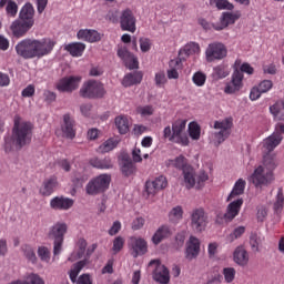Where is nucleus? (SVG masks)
<instances>
[{
  "mask_svg": "<svg viewBox=\"0 0 284 284\" xmlns=\"http://www.w3.org/2000/svg\"><path fill=\"white\" fill-rule=\"evenodd\" d=\"M112 182V175L104 173L100 174L97 178L92 179L85 186L87 194L94 196L97 194H101L105 192L110 187V183Z\"/></svg>",
  "mask_w": 284,
  "mask_h": 284,
  "instance_id": "0eeeda50",
  "label": "nucleus"
},
{
  "mask_svg": "<svg viewBox=\"0 0 284 284\" xmlns=\"http://www.w3.org/2000/svg\"><path fill=\"white\" fill-rule=\"evenodd\" d=\"M229 205L226 206V212L222 215V219H216V223H231L234 221L241 213V207H243V199L237 197L235 200L229 201Z\"/></svg>",
  "mask_w": 284,
  "mask_h": 284,
  "instance_id": "ddd939ff",
  "label": "nucleus"
},
{
  "mask_svg": "<svg viewBox=\"0 0 284 284\" xmlns=\"http://www.w3.org/2000/svg\"><path fill=\"white\" fill-rule=\"evenodd\" d=\"M90 165H92V168H97L98 170H112L114 168V164L112 163V159L110 158H104V159L93 158L90 160Z\"/></svg>",
  "mask_w": 284,
  "mask_h": 284,
  "instance_id": "c9c22d12",
  "label": "nucleus"
},
{
  "mask_svg": "<svg viewBox=\"0 0 284 284\" xmlns=\"http://www.w3.org/2000/svg\"><path fill=\"white\" fill-rule=\"evenodd\" d=\"M82 80L83 78L81 75L64 77L58 81L55 88L59 92L72 94V92L79 90V85H81Z\"/></svg>",
  "mask_w": 284,
  "mask_h": 284,
  "instance_id": "f8f14e48",
  "label": "nucleus"
},
{
  "mask_svg": "<svg viewBox=\"0 0 284 284\" xmlns=\"http://www.w3.org/2000/svg\"><path fill=\"white\" fill-rule=\"evenodd\" d=\"M129 250L133 258L148 253V242L143 237L132 236L129 239Z\"/></svg>",
  "mask_w": 284,
  "mask_h": 284,
  "instance_id": "4468645a",
  "label": "nucleus"
},
{
  "mask_svg": "<svg viewBox=\"0 0 284 284\" xmlns=\"http://www.w3.org/2000/svg\"><path fill=\"white\" fill-rule=\"evenodd\" d=\"M257 168H263L267 173L274 174V170L278 168V160L276 153H263L262 163Z\"/></svg>",
  "mask_w": 284,
  "mask_h": 284,
  "instance_id": "b1692460",
  "label": "nucleus"
},
{
  "mask_svg": "<svg viewBox=\"0 0 284 284\" xmlns=\"http://www.w3.org/2000/svg\"><path fill=\"white\" fill-rule=\"evenodd\" d=\"M38 256L42 261V263H50V248L45 246H40L38 248Z\"/></svg>",
  "mask_w": 284,
  "mask_h": 284,
  "instance_id": "5fc2aeb1",
  "label": "nucleus"
},
{
  "mask_svg": "<svg viewBox=\"0 0 284 284\" xmlns=\"http://www.w3.org/2000/svg\"><path fill=\"white\" fill-rule=\"evenodd\" d=\"M143 81V73L141 71H134L124 75L122 80L123 88H132V85H139Z\"/></svg>",
  "mask_w": 284,
  "mask_h": 284,
  "instance_id": "7c9ffc66",
  "label": "nucleus"
},
{
  "mask_svg": "<svg viewBox=\"0 0 284 284\" xmlns=\"http://www.w3.org/2000/svg\"><path fill=\"white\" fill-rule=\"evenodd\" d=\"M172 165L178 170H182V172H184L185 168H192L190 164H187V160H185V156L183 155L175 158L172 161Z\"/></svg>",
  "mask_w": 284,
  "mask_h": 284,
  "instance_id": "8fccbe9b",
  "label": "nucleus"
},
{
  "mask_svg": "<svg viewBox=\"0 0 284 284\" xmlns=\"http://www.w3.org/2000/svg\"><path fill=\"white\" fill-rule=\"evenodd\" d=\"M22 252H23L26 258H28V261H30V263H37V254L34 253V248H32V246L23 245Z\"/></svg>",
  "mask_w": 284,
  "mask_h": 284,
  "instance_id": "3c124183",
  "label": "nucleus"
},
{
  "mask_svg": "<svg viewBox=\"0 0 284 284\" xmlns=\"http://www.w3.org/2000/svg\"><path fill=\"white\" fill-rule=\"evenodd\" d=\"M79 94L82 99H101L105 94V89L101 82L89 80L82 84Z\"/></svg>",
  "mask_w": 284,
  "mask_h": 284,
  "instance_id": "6e6552de",
  "label": "nucleus"
},
{
  "mask_svg": "<svg viewBox=\"0 0 284 284\" xmlns=\"http://www.w3.org/2000/svg\"><path fill=\"white\" fill-rule=\"evenodd\" d=\"M65 234H68V224L65 222H58L50 227L48 236L53 241V258L61 254Z\"/></svg>",
  "mask_w": 284,
  "mask_h": 284,
  "instance_id": "20e7f679",
  "label": "nucleus"
},
{
  "mask_svg": "<svg viewBox=\"0 0 284 284\" xmlns=\"http://www.w3.org/2000/svg\"><path fill=\"white\" fill-rule=\"evenodd\" d=\"M275 179L274 174L267 173L263 166H256L248 176V183H252L256 190H263V187H270Z\"/></svg>",
  "mask_w": 284,
  "mask_h": 284,
  "instance_id": "423d86ee",
  "label": "nucleus"
},
{
  "mask_svg": "<svg viewBox=\"0 0 284 284\" xmlns=\"http://www.w3.org/2000/svg\"><path fill=\"white\" fill-rule=\"evenodd\" d=\"M124 245H125V239H123L122 236H116L113 240V246L111 248L112 254H119V252L123 250Z\"/></svg>",
  "mask_w": 284,
  "mask_h": 284,
  "instance_id": "603ef678",
  "label": "nucleus"
},
{
  "mask_svg": "<svg viewBox=\"0 0 284 284\" xmlns=\"http://www.w3.org/2000/svg\"><path fill=\"white\" fill-rule=\"evenodd\" d=\"M6 12L8 17L14 19V17H17V12H19V6H17V2L9 0L7 2Z\"/></svg>",
  "mask_w": 284,
  "mask_h": 284,
  "instance_id": "864d4df0",
  "label": "nucleus"
},
{
  "mask_svg": "<svg viewBox=\"0 0 284 284\" xmlns=\"http://www.w3.org/2000/svg\"><path fill=\"white\" fill-rule=\"evenodd\" d=\"M136 114H140V116H152L154 114V106L152 105H143L136 108Z\"/></svg>",
  "mask_w": 284,
  "mask_h": 284,
  "instance_id": "6e6d98bb",
  "label": "nucleus"
},
{
  "mask_svg": "<svg viewBox=\"0 0 284 284\" xmlns=\"http://www.w3.org/2000/svg\"><path fill=\"white\" fill-rule=\"evenodd\" d=\"M209 223L210 220L207 213H205V209L197 207L191 212V227L193 232H205Z\"/></svg>",
  "mask_w": 284,
  "mask_h": 284,
  "instance_id": "9b49d317",
  "label": "nucleus"
},
{
  "mask_svg": "<svg viewBox=\"0 0 284 284\" xmlns=\"http://www.w3.org/2000/svg\"><path fill=\"white\" fill-rule=\"evenodd\" d=\"M168 187V178L160 175L152 181H146L145 183V193L148 196H156L161 190Z\"/></svg>",
  "mask_w": 284,
  "mask_h": 284,
  "instance_id": "2eb2a0df",
  "label": "nucleus"
},
{
  "mask_svg": "<svg viewBox=\"0 0 284 284\" xmlns=\"http://www.w3.org/2000/svg\"><path fill=\"white\" fill-rule=\"evenodd\" d=\"M233 261L240 267H245L250 263V254L244 246H237L233 252Z\"/></svg>",
  "mask_w": 284,
  "mask_h": 284,
  "instance_id": "cd10ccee",
  "label": "nucleus"
},
{
  "mask_svg": "<svg viewBox=\"0 0 284 284\" xmlns=\"http://www.w3.org/2000/svg\"><path fill=\"white\" fill-rule=\"evenodd\" d=\"M80 112L82 116H90L92 114V104L91 103H83L80 105Z\"/></svg>",
  "mask_w": 284,
  "mask_h": 284,
  "instance_id": "338daca9",
  "label": "nucleus"
},
{
  "mask_svg": "<svg viewBox=\"0 0 284 284\" xmlns=\"http://www.w3.org/2000/svg\"><path fill=\"white\" fill-rule=\"evenodd\" d=\"M223 276L225 283H232L236 278V270L234 267H225L223 268Z\"/></svg>",
  "mask_w": 284,
  "mask_h": 284,
  "instance_id": "4d7b16f0",
  "label": "nucleus"
},
{
  "mask_svg": "<svg viewBox=\"0 0 284 284\" xmlns=\"http://www.w3.org/2000/svg\"><path fill=\"white\" fill-rule=\"evenodd\" d=\"M183 219V206L178 205L169 212L170 223H179Z\"/></svg>",
  "mask_w": 284,
  "mask_h": 284,
  "instance_id": "c03bdc74",
  "label": "nucleus"
},
{
  "mask_svg": "<svg viewBox=\"0 0 284 284\" xmlns=\"http://www.w3.org/2000/svg\"><path fill=\"white\" fill-rule=\"evenodd\" d=\"M192 81L197 88H203V85H205V81H207V75L201 71H197L193 74Z\"/></svg>",
  "mask_w": 284,
  "mask_h": 284,
  "instance_id": "de8ad7c7",
  "label": "nucleus"
},
{
  "mask_svg": "<svg viewBox=\"0 0 284 284\" xmlns=\"http://www.w3.org/2000/svg\"><path fill=\"white\" fill-rule=\"evenodd\" d=\"M270 112L277 121H284V99L271 105Z\"/></svg>",
  "mask_w": 284,
  "mask_h": 284,
  "instance_id": "4c0bfd02",
  "label": "nucleus"
},
{
  "mask_svg": "<svg viewBox=\"0 0 284 284\" xmlns=\"http://www.w3.org/2000/svg\"><path fill=\"white\" fill-rule=\"evenodd\" d=\"M209 6L217 10H234V3L230 2V0H209Z\"/></svg>",
  "mask_w": 284,
  "mask_h": 284,
  "instance_id": "a19ab883",
  "label": "nucleus"
},
{
  "mask_svg": "<svg viewBox=\"0 0 284 284\" xmlns=\"http://www.w3.org/2000/svg\"><path fill=\"white\" fill-rule=\"evenodd\" d=\"M154 263L156 264V266L153 272V280L160 284L170 283V271L168 270V267L159 263V261L156 260L151 261L149 265H154Z\"/></svg>",
  "mask_w": 284,
  "mask_h": 284,
  "instance_id": "6ab92c4d",
  "label": "nucleus"
},
{
  "mask_svg": "<svg viewBox=\"0 0 284 284\" xmlns=\"http://www.w3.org/2000/svg\"><path fill=\"white\" fill-rule=\"evenodd\" d=\"M120 28L123 30V32H136V18H134L132 10L126 9L121 12Z\"/></svg>",
  "mask_w": 284,
  "mask_h": 284,
  "instance_id": "f3484780",
  "label": "nucleus"
},
{
  "mask_svg": "<svg viewBox=\"0 0 284 284\" xmlns=\"http://www.w3.org/2000/svg\"><path fill=\"white\" fill-rule=\"evenodd\" d=\"M227 57V47L223 42H211L205 49V60L207 63L223 61Z\"/></svg>",
  "mask_w": 284,
  "mask_h": 284,
  "instance_id": "1a4fd4ad",
  "label": "nucleus"
},
{
  "mask_svg": "<svg viewBox=\"0 0 284 284\" xmlns=\"http://www.w3.org/2000/svg\"><path fill=\"white\" fill-rule=\"evenodd\" d=\"M174 65H179L178 60L170 61V69L166 72L168 79H179V71L174 69Z\"/></svg>",
  "mask_w": 284,
  "mask_h": 284,
  "instance_id": "bf43d9fd",
  "label": "nucleus"
},
{
  "mask_svg": "<svg viewBox=\"0 0 284 284\" xmlns=\"http://www.w3.org/2000/svg\"><path fill=\"white\" fill-rule=\"evenodd\" d=\"M272 88H274V83L272 82V80H263L257 85V89L260 90V92L262 94L270 92V90H272Z\"/></svg>",
  "mask_w": 284,
  "mask_h": 284,
  "instance_id": "13d9d810",
  "label": "nucleus"
},
{
  "mask_svg": "<svg viewBox=\"0 0 284 284\" xmlns=\"http://www.w3.org/2000/svg\"><path fill=\"white\" fill-rule=\"evenodd\" d=\"M186 190H192L196 185V173L192 166H185L183 171Z\"/></svg>",
  "mask_w": 284,
  "mask_h": 284,
  "instance_id": "72a5a7b5",
  "label": "nucleus"
},
{
  "mask_svg": "<svg viewBox=\"0 0 284 284\" xmlns=\"http://www.w3.org/2000/svg\"><path fill=\"white\" fill-rule=\"evenodd\" d=\"M57 42L51 38L43 39H23L16 45L18 57L22 59H43L52 54Z\"/></svg>",
  "mask_w": 284,
  "mask_h": 284,
  "instance_id": "f257e3e1",
  "label": "nucleus"
},
{
  "mask_svg": "<svg viewBox=\"0 0 284 284\" xmlns=\"http://www.w3.org/2000/svg\"><path fill=\"white\" fill-rule=\"evenodd\" d=\"M211 77L213 81H221V79L230 77V67L224 63L214 67Z\"/></svg>",
  "mask_w": 284,
  "mask_h": 284,
  "instance_id": "473e14b6",
  "label": "nucleus"
},
{
  "mask_svg": "<svg viewBox=\"0 0 284 284\" xmlns=\"http://www.w3.org/2000/svg\"><path fill=\"white\" fill-rule=\"evenodd\" d=\"M180 54H185V57L201 54V45L197 42H189L180 50Z\"/></svg>",
  "mask_w": 284,
  "mask_h": 284,
  "instance_id": "58836bf2",
  "label": "nucleus"
},
{
  "mask_svg": "<svg viewBox=\"0 0 284 284\" xmlns=\"http://www.w3.org/2000/svg\"><path fill=\"white\" fill-rule=\"evenodd\" d=\"M143 225H145V219L142 216H139L133 220L132 230H142Z\"/></svg>",
  "mask_w": 284,
  "mask_h": 284,
  "instance_id": "774afa93",
  "label": "nucleus"
},
{
  "mask_svg": "<svg viewBox=\"0 0 284 284\" xmlns=\"http://www.w3.org/2000/svg\"><path fill=\"white\" fill-rule=\"evenodd\" d=\"M284 205V195H283V190H278L276 194V201L274 203V210L275 212H281L283 210Z\"/></svg>",
  "mask_w": 284,
  "mask_h": 284,
  "instance_id": "052dcab7",
  "label": "nucleus"
},
{
  "mask_svg": "<svg viewBox=\"0 0 284 284\" xmlns=\"http://www.w3.org/2000/svg\"><path fill=\"white\" fill-rule=\"evenodd\" d=\"M116 145H119V140H116L114 138L108 139L104 143H102L99 146V152H101L102 154L112 152V150H114V148H116Z\"/></svg>",
  "mask_w": 284,
  "mask_h": 284,
  "instance_id": "37998d69",
  "label": "nucleus"
},
{
  "mask_svg": "<svg viewBox=\"0 0 284 284\" xmlns=\"http://www.w3.org/2000/svg\"><path fill=\"white\" fill-rule=\"evenodd\" d=\"M210 176L205 171H201L200 174L197 175V182H196V187L201 189L205 184V181H207Z\"/></svg>",
  "mask_w": 284,
  "mask_h": 284,
  "instance_id": "69168bd1",
  "label": "nucleus"
},
{
  "mask_svg": "<svg viewBox=\"0 0 284 284\" xmlns=\"http://www.w3.org/2000/svg\"><path fill=\"white\" fill-rule=\"evenodd\" d=\"M32 123L16 116L12 134L4 136V152L8 153L14 150H21L26 148V145H30L32 141Z\"/></svg>",
  "mask_w": 284,
  "mask_h": 284,
  "instance_id": "f03ea898",
  "label": "nucleus"
},
{
  "mask_svg": "<svg viewBox=\"0 0 284 284\" xmlns=\"http://www.w3.org/2000/svg\"><path fill=\"white\" fill-rule=\"evenodd\" d=\"M27 283L29 284H45V282L43 281V278H41V276H39L38 274H30L27 278H26Z\"/></svg>",
  "mask_w": 284,
  "mask_h": 284,
  "instance_id": "e2e57ef3",
  "label": "nucleus"
},
{
  "mask_svg": "<svg viewBox=\"0 0 284 284\" xmlns=\"http://www.w3.org/2000/svg\"><path fill=\"white\" fill-rule=\"evenodd\" d=\"M256 219L260 223H263L265 219H267V207L265 206H257Z\"/></svg>",
  "mask_w": 284,
  "mask_h": 284,
  "instance_id": "0e129e2a",
  "label": "nucleus"
},
{
  "mask_svg": "<svg viewBox=\"0 0 284 284\" xmlns=\"http://www.w3.org/2000/svg\"><path fill=\"white\" fill-rule=\"evenodd\" d=\"M189 134L193 141H199L201 139V126L196 122H191L189 124Z\"/></svg>",
  "mask_w": 284,
  "mask_h": 284,
  "instance_id": "49530a36",
  "label": "nucleus"
},
{
  "mask_svg": "<svg viewBox=\"0 0 284 284\" xmlns=\"http://www.w3.org/2000/svg\"><path fill=\"white\" fill-rule=\"evenodd\" d=\"M261 243V239L256 234H252L250 236V245L253 252H258V245Z\"/></svg>",
  "mask_w": 284,
  "mask_h": 284,
  "instance_id": "680f3d73",
  "label": "nucleus"
},
{
  "mask_svg": "<svg viewBox=\"0 0 284 284\" xmlns=\"http://www.w3.org/2000/svg\"><path fill=\"white\" fill-rule=\"evenodd\" d=\"M18 19L20 21H23L24 23H28L33 28L34 27V7H32L31 3H26L20 10Z\"/></svg>",
  "mask_w": 284,
  "mask_h": 284,
  "instance_id": "a878e982",
  "label": "nucleus"
},
{
  "mask_svg": "<svg viewBox=\"0 0 284 284\" xmlns=\"http://www.w3.org/2000/svg\"><path fill=\"white\" fill-rule=\"evenodd\" d=\"M11 34L16 39H21L24 34H28L30 30H32V26L28 22H23V20L16 19L10 26Z\"/></svg>",
  "mask_w": 284,
  "mask_h": 284,
  "instance_id": "4be33fe9",
  "label": "nucleus"
},
{
  "mask_svg": "<svg viewBox=\"0 0 284 284\" xmlns=\"http://www.w3.org/2000/svg\"><path fill=\"white\" fill-rule=\"evenodd\" d=\"M245 234V226H237L231 234L227 235L229 243H234L236 239H241Z\"/></svg>",
  "mask_w": 284,
  "mask_h": 284,
  "instance_id": "09e8293b",
  "label": "nucleus"
},
{
  "mask_svg": "<svg viewBox=\"0 0 284 284\" xmlns=\"http://www.w3.org/2000/svg\"><path fill=\"white\" fill-rule=\"evenodd\" d=\"M283 141V135L278 132H273L270 136L263 140L262 152L263 154H272L281 142Z\"/></svg>",
  "mask_w": 284,
  "mask_h": 284,
  "instance_id": "a211bd4d",
  "label": "nucleus"
},
{
  "mask_svg": "<svg viewBox=\"0 0 284 284\" xmlns=\"http://www.w3.org/2000/svg\"><path fill=\"white\" fill-rule=\"evenodd\" d=\"M243 17L241 11H225L219 18V21L212 24V28L216 30V32H221L222 30H226L230 26H234L239 19Z\"/></svg>",
  "mask_w": 284,
  "mask_h": 284,
  "instance_id": "9d476101",
  "label": "nucleus"
},
{
  "mask_svg": "<svg viewBox=\"0 0 284 284\" xmlns=\"http://www.w3.org/2000/svg\"><path fill=\"white\" fill-rule=\"evenodd\" d=\"M64 49L69 54H71V57H83V52H85V43L72 42L67 44Z\"/></svg>",
  "mask_w": 284,
  "mask_h": 284,
  "instance_id": "e433bc0d",
  "label": "nucleus"
},
{
  "mask_svg": "<svg viewBox=\"0 0 284 284\" xmlns=\"http://www.w3.org/2000/svg\"><path fill=\"white\" fill-rule=\"evenodd\" d=\"M187 120L178 119L172 123V128L166 126L163 130L164 139L171 141V143H178V145H190V139L185 134V128Z\"/></svg>",
  "mask_w": 284,
  "mask_h": 284,
  "instance_id": "7ed1b4c3",
  "label": "nucleus"
},
{
  "mask_svg": "<svg viewBox=\"0 0 284 284\" xmlns=\"http://www.w3.org/2000/svg\"><path fill=\"white\" fill-rule=\"evenodd\" d=\"M243 72L235 69L232 73L231 81L225 84L224 93L225 94H236L243 88Z\"/></svg>",
  "mask_w": 284,
  "mask_h": 284,
  "instance_id": "dca6fc26",
  "label": "nucleus"
},
{
  "mask_svg": "<svg viewBox=\"0 0 284 284\" xmlns=\"http://www.w3.org/2000/svg\"><path fill=\"white\" fill-rule=\"evenodd\" d=\"M119 165L124 176H132V174L136 172V165H134V162H132V159L128 155V153H122L120 155Z\"/></svg>",
  "mask_w": 284,
  "mask_h": 284,
  "instance_id": "5701e85b",
  "label": "nucleus"
},
{
  "mask_svg": "<svg viewBox=\"0 0 284 284\" xmlns=\"http://www.w3.org/2000/svg\"><path fill=\"white\" fill-rule=\"evenodd\" d=\"M118 57L123 61L124 65H126L129 70H136V68H139V60L128 50V47H119Z\"/></svg>",
  "mask_w": 284,
  "mask_h": 284,
  "instance_id": "aec40b11",
  "label": "nucleus"
},
{
  "mask_svg": "<svg viewBox=\"0 0 284 284\" xmlns=\"http://www.w3.org/2000/svg\"><path fill=\"white\" fill-rule=\"evenodd\" d=\"M201 252V241L199 239L191 236L186 246V258L192 261L199 256Z\"/></svg>",
  "mask_w": 284,
  "mask_h": 284,
  "instance_id": "bb28decb",
  "label": "nucleus"
},
{
  "mask_svg": "<svg viewBox=\"0 0 284 284\" xmlns=\"http://www.w3.org/2000/svg\"><path fill=\"white\" fill-rule=\"evenodd\" d=\"M169 236H172V231L170 230V226L162 225L154 233L152 241L154 245H159V243L164 241V239H169Z\"/></svg>",
  "mask_w": 284,
  "mask_h": 284,
  "instance_id": "f704fd0d",
  "label": "nucleus"
},
{
  "mask_svg": "<svg viewBox=\"0 0 284 284\" xmlns=\"http://www.w3.org/2000/svg\"><path fill=\"white\" fill-rule=\"evenodd\" d=\"M88 247V242L84 239H80L78 241V253L77 254H72L69 257V261H77V258H83V255L85 254V250Z\"/></svg>",
  "mask_w": 284,
  "mask_h": 284,
  "instance_id": "a18cd8bd",
  "label": "nucleus"
},
{
  "mask_svg": "<svg viewBox=\"0 0 284 284\" xmlns=\"http://www.w3.org/2000/svg\"><path fill=\"white\" fill-rule=\"evenodd\" d=\"M57 187H59V181L57 178H49L43 181L42 186L40 187V194L42 196H51Z\"/></svg>",
  "mask_w": 284,
  "mask_h": 284,
  "instance_id": "c756f323",
  "label": "nucleus"
},
{
  "mask_svg": "<svg viewBox=\"0 0 284 284\" xmlns=\"http://www.w3.org/2000/svg\"><path fill=\"white\" fill-rule=\"evenodd\" d=\"M62 133L67 139H74L77 136V131H74V120L70 114L63 116Z\"/></svg>",
  "mask_w": 284,
  "mask_h": 284,
  "instance_id": "2f4dec72",
  "label": "nucleus"
},
{
  "mask_svg": "<svg viewBox=\"0 0 284 284\" xmlns=\"http://www.w3.org/2000/svg\"><path fill=\"white\" fill-rule=\"evenodd\" d=\"M247 185V182L244 179H239L229 194L226 201H234L239 199V196H243L245 194V186Z\"/></svg>",
  "mask_w": 284,
  "mask_h": 284,
  "instance_id": "c85d7f7f",
  "label": "nucleus"
},
{
  "mask_svg": "<svg viewBox=\"0 0 284 284\" xmlns=\"http://www.w3.org/2000/svg\"><path fill=\"white\" fill-rule=\"evenodd\" d=\"M115 126L120 134H128L130 132V121L125 115H119L115 118Z\"/></svg>",
  "mask_w": 284,
  "mask_h": 284,
  "instance_id": "ea45409f",
  "label": "nucleus"
},
{
  "mask_svg": "<svg viewBox=\"0 0 284 284\" xmlns=\"http://www.w3.org/2000/svg\"><path fill=\"white\" fill-rule=\"evenodd\" d=\"M232 119H224L214 122L215 132L211 133L210 141L215 148H219L232 134Z\"/></svg>",
  "mask_w": 284,
  "mask_h": 284,
  "instance_id": "39448f33",
  "label": "nucleus"
},
{
  "mask_svg": "<svg viewBox=\"0 0 284 284\" xmlns=\"http://www.w3.org/2000/svg\"><path fill=\"white\" fill-rule=\"evenodd\" d=\"M88 265V260H82L73 265V267L69 271V276L72 283H77V276L81 273V270H83Z\"/></svg>",
  "mask_w": 284,
  "mask_h": 284,
  "instance_id": "79ce46f5",
  "label": "nucleus"
},
{
  "mask_svg": "<svg viewBox=\"0 0 284 284\" xmlns=\"http://www.w3.org/2000/svg\"><path fill=\"white\" fill-rule=\"evenodd\" d=\"M77 38L88 43H97L101 41V33L94 29H80L77 33Z\"/></svg>",
  "mask_w": 284,
  "mask_h": 284,
  "instance_id": "393cba45",
  "label": "nucleus"
},
{
  "mask_svg": "<svg viewBox=\"0 0 284 284\" xmlns=\"http://www.w3.org/2000/svg\"><path fill=\"white\" fill-rule=\"evenodd\" d=\"M74 205V200L63 195L54 196L50 200L51 210H59L60 212H68Z\"/></svg>",
  "mask_w": 284,
  "mask_h": 284,
  "instance_id": "412c9836",
  "label": "nucleus"
}]
</instances>
